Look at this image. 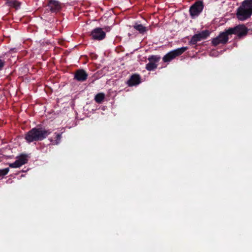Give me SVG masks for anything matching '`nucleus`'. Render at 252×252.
Returning <instances> with one entry per match:
<instances>
[{"mask_svg": "<svg viewBox=\"0 0 252 252\" xmlns=\"http://www.w3.org/2000/svg\"><path fill=\"white\" fill-rule=\"evenodd\" d=\"M55 134L56 135V144H58L60 143L61 138H62V134L61 133H55Z\"/></svg>", "mask_w": 252, "mask_h": 252, "instance_id": "19", "label": "nucleus"}, {"mask_svg": "<svg viewBox=\"0 0 252 252\" xmlns=\"http://www.w3.org/2000/svg\"><path fill=\"white\" fill-rule=\"evenodd\" d=\"M188 48L187 47H182L178 49L173 50L167 54H166L162 58L164 62H169L176 58L177 57L180 56L184 53Z\"/></svg>", "mask_w": 252, "mask_h": 252, "instance_id": "4", "label": "nucleus"}, {"mask_svg": "<svg viewBox=\"0 0 252 252\" xmlns=\"http://www.w3.org/2000/svg\"><path fill=\"white\" fill-rule=\"evenodd\" d=\"M242 3H243L247 7L252 9V0H245Z\"/></svg>", "mask_w": 252, "mask_h": 252, "instance_id": "18", "label": "nucleus"}, {"mask_svg": "<svg viewBox=\"0 0 252 252\" xmlns=\"http://www.w3.org/2000/svg\"><path fill=\"white\" fill-rule=\"evenodd\" d=\"M252 15V9L247 7L243 3L237 9V17L238 20L244 21L250 18Z\"/></svg>", "mask_w": 252, "mask_h": 252, "instance_id": "3", "label": "nucleus"}, {"mask_svg": "<svg viewBox=\"0 0 252 252\" xmlns=\"http://www.w3.org/2000/svg\"><path fill=\"white\" fill-rule=\"evenodd\" d=\"M210 32L208 30H204L201 32L194 34L191 38L190 42L192 44H196L198 41L205 39L209 36Z\"/></svg>", "mask_w": 252, "mask_h": 252, "instance_id": "7", "label": "nucleus"}, {"mask_svg": "<svg viewBox=\"0 0 252 252\" xmlns=\"http://www.w3.org/2000/svg\"><path fill=\"white\" fill-rule=\"evenodd\" d=\"M229 36H230L228 33V30L220 33L219 36L214 38L212 40V43L214 46H217L220 44H225L228 40Z\"/></svg>", "mask_w": 252, "mask_h": 252, "instance_id": "5", "label": "nucleus"}, {"mask_svg": "<svg viewBox=\"0 0 252 252\" xmlns=\"http://www.w3.org/2000/svg\"><path fill=\"white\" fill-rule=\"evenodd\" d=\"M203 8V5L201 1L195 2L189 9V13L192 18H194L202 12Z\"/></svg>", "mask_w": 252, "mask_h": 252, "instance_id": "6", "label": "nucleus"}, {"mask_svg": "<svg viewBox=\"0 0 252 252\" xmlns=\"http://www.w3.org/2000/svg\"><path fill=\"white\" fill-rule=\"evenodd\" d=\"M105 95L103 93L97 94L94 97L95 101L98 103H101L104 99Z\"/></svg>", "mask_w": 252, "mask_h": 252, "instance_id": "16", "label": "nucleus"}, {"mask_svg": "<svg viewBox=\"0 0 252 252\" xmlns=\"http://www.w3.org/2000/svg\"><path fill=\"white\" fill-rule=\"evenodd\" d=\"M133 28L141 34H144L148 31L147 28L143 26L142 24H135L133 26Z\"/></svg>", "mask_w": 252, "mask_h": 252, "instance_id": "15", "label": "nucleus"}, {"mask_svg": "<svg viewBox=\"0 0 252 252\" xmlns=\"http://www.w3.org/2000/svg\"><path fill=\"white\" fill-rule=\"evenodd\" d=\"M88 77V74L83 69L77 70L75 73L74 78L78 81H84Z\"/></svg>", "mask_w": 252, "mask_h": 252, "instance_id": "12", "label": "nucleus"}, {"mask_svg": "<svg viewBox=\"0 0 252 252\" xmlns=\"http://www.w3.org/2000/svg\"><path fill=\"white\" fill-rule=\"evenodd\" d=\"M62 4L59 1L51 0L48 4L50 11L52 12L57 13L59 12L62 8Z\"/></svg>", "mask_w": 252, "mask_h": 252, "instance_id": "11", "label": "nucleus"}, {"mask_svg": "<svg viewBox=\"0 0 252 252\" xmlns=\"http://www.w3.org/2000/svg\"><path fill=\"white\" fill-rule=\"evenodd\" d=\"M248 29L243 24L239 25L233 28L228 29V33L230 35L235 34L238 38H242L246 36L248 32Z\"/></svg>", "mask_w": 252, "mask_h": 252, "instance_id": "2", "label": "nucleus"}, {"mask_svg": "<svg viewBox=\"0 0 252 252\" xmlns=\"http://www.w3.org/2000/svg\"><path fill=\"white\" fill-rule=\"evenodd\" d=\"M160 57L158 56H151L149 57V63L146 65V68L148 71L153 70L157 68V63L159 61Z\"/></svg>", "mask_w": 252, "mask_h": 252, "instance_id": "9", "label": "nucleus"}, {"mask_svg": "<svg viewBox=\"0 0 252 252\" xmlns=\"http://www.w3.org/2000/svg\"><path fill=\"white\" fill-rule=\"evenodd\" d=\"M91 35L94 40H101L105 38L106 34L101 28H98L92 31Z\"/></svg>", "mask_w": 252, "mask_h": 252, "instance_id": "10", "label": "nucleus"}, {"mask_svg": "<svg viewBox=\"0 0 252 252\" xmlns=\"http://www.w3.org/2000/svg\"><path fill=\"white\" fill-rule=\"evenodd\" d=\"M28 160V159L27 156L25 155H22L20 156L17 157L15 161L13 163H10L9 166L11 168H18L27 163Z\"/></svg>", "mask_w": 252, "mask_h": 252, "instance_id": "8", "label": "nucleus"}, {"mask_svg": "<svg viewBox=\"0 0 252 252\" xmlns=\"http://www.w3.org/2000/svg\"><path fill=\"white\" fill-rule=\"evenodd\" d=\"M50 133L49 130L33 128L26 134L25 139L29 143L40 141L45 138Z\"/></svg>", "mask_w": 252, "mask_h": 252, "instance_id": "1", "label": "nucleus"}, {"mask_svg": "<svg viewBox=\"0 0 252 252\" xmlns=\"http://www.w3.org/2000/svg\"><path fill=\"white\" fill-rule=\"evenodd\" d=\"M9 171V168L0 169V177H3L4 176L6 175L8 173Z\"/></svg>", "mask_w": 252, "mask_h": 252, "instance_id": "17", "label": "nucleus"}, {"mask_svg": "<svg viewBox=\"0 0 252 252\" xmlns=\"http://www.w3.org/2000/svg\"><path fill=\"white\" fill-rule=\"evenodd\" d=\"M4 65V60L0 58V70L2 69Z\"/></svg>", "mask_w": 252, "mask_h": 252, "instance_id": "20", "label": "nucleus"}, {"mask_svg": "<svg viewBox=\"0 0 252 252\" xmlns=\"http://www.w3.org/2000/svg\"><path fill=\"white\" fill-rule=\"evenodd\" d=\"M6 4L8 6L17 9L20 7L21 3L17 0H7Z\"/></svg>", "mask_w": 252, "mask_h": 252, "instance_id": "14", "label": "nucleus"}, {"mask_svg": "<svg viewBox=\"0 0 252 252\" xmlns=\"http://www.w3.org/2000/svg\"><path fill=\"white\" fill-rule=\"evenodd\" d=\"M140 83V78L139 75H132L127 81L129 86H133L138 85Z\"/></svg>", "mask_w": 252, "mask_h": 252, "instance_id": "13", "label": "nucleus"}]
</instances>
